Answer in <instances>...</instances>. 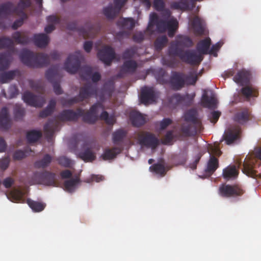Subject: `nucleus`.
Masks as SVG:
<instances>
[{
  "mask_svg": "<svg viewBox=\"0 0 261 261\" xmlns=\"http://www.w3.org/2000/svg\"><path fill=\"white\" fill-rule=\"evenodd\" d=\"M46 79L53 84L54 92L57 95L62 94L63 90L60 85V76L59 74V66L50 67L45 73Z\"/></svg>",
  "mask_w": 261,
  "mask_h": 261,
  "instance_id": "obj_7",
  "label": "nucleus"
},
{
  "mask_svg": "<svg viewBox=\"0 0 261 261\" xmlns=\"http://www.w3.org/2000/svg\"><path fill=\"white\" fill-rule=\"evenodd\" d=\"M173 139V131L169 130L164 136L162 143L165 145L169 144L172 141Z\"/></svg>",
  "mask_w": 261,
  "mask_h": 261,
  "instance_id": "obj_64",
  "label": "nucleus"
},
{
  "mask_svg": "<svg viewBox=\"0 0 261 261\" xmlns=\"http://www.w3.org/2000/svg\"><path fill=\"white\" fill-rule=\"evenodd\" d=\"M242 94L247 99L251 97H256L258 96V89L252 85H247L241 90Z\"/></svg>",
  "mask_w": 261,
  "mask_h": 261,
  "instance_id": "obj_32",
  "label": "nucleus"
},
{
  "mask_svg": "<svg viewBox=\"0 0 261 261\" xmlns=\"http://www.w3.org/2000/svg\"><path fill=\"white\" fill-rule=\"evenodd\" d=\"M171 8L174 9L180 10H188L189 9V5L181 2H174L171 4Z\"/></svg>",
  "mask_w": 261,
  "mask_h": 261,
  "instance_id": "obj_59",
  "label": "nucleus"
},
{
  "mask_svg": "<svg viewBox=\"0 0 261 261\" xmlns=\"http://www.w3.org/2000/svg\"><path fill=\"white\" fill-rule=\"evenodd\" d=\"M49 41L48 36L43 33L34 35L33 42L35 45L39 47H45Z\"/></svg>",
  "mask_w": 261,
  "mask_h": 261,
  "instance_id": "obj_34",
  "label": "nucleus"
},
{
  "mask_svg": "<svg viewBox=\"0 0 261 261\" xmlns=\"http://www.w3.org/2000/svg\"><path fill=\"white\" fill-rule=\"evenodd\" d=\"M254 155L255 158L252 159L249 162H244L243 163V168L242 171L244 173L246 174L247 176L255 178L258 175L256 174V171L254 169L255 167V161L258 159L260 160V164L261 165V147H256L254 151Z\"/></svg>",
  "mask_w": 261,
  "mask_h": 261,
  "instance_id": "obj_11",
  "label": "nucleus"
},
{
  "mask_svg": "<svg viewBox=\"0 0 261 261\" xmlns=\"http://www.w3.org/2000/svg\"><path fill=\"white\" fill-rule=\"evenodd\" d=\"M79 156L85 162H91L95 160L96 159L95 153L90 148H87L80 152Z\"/></svg>",
  "mask_w": 261,
  "mask_h": 261,
  "instance_id": "obj_38",
  "label": "nucleus"
},
{
  "mask_svg": "<svg viewBox=\"0 0 261 261\" xmlns=\"http://www.w3.org/2000/svg\"><path fill=\"white\" fill-rule=\"evenodd\" d=\"M114 84L111 82L106 83L102 88V92L105 95L108 96H111L114 91Z\"/></svg>",
  "mask_w": 261,
  "mask_h": 261,
  "instance_id": "obj_58",
  "label": "nucleus"
},
{
  "mask_svg": "<svg viewBox=\"0 0 261 261\" xmlns=\"http://www.w3.org/2000/svg\"><path fill=\"white\" fill-rule=\"evenodd\" d=\"M189 95H187L186 96H182L179 93H175L173 94L169 99V102L170 104L174 106H177L179 104L184 103L187 97Z\"/></svg>",
  "mask_w": 261,
  "mask_h": 261,
  "instance_id": "obj_46",
  "label": "nucleus"
},
{
  "mask_svg": "<svg viewBox=\"0 0 261 261\" xmlns=\"http://www.w3.org/2000/svg\"><path fill=\"white\" fill-rule=\"evenodd\" d=\"M127 132L123 129H118L112 134V141L114 144L120 146L122 149L123 143L127 136Z\"/></svg>",
  "mask_w": 261,
  "mask_h": 261,
  "instance_id": "obj_29",
  "label": "nucleus"
},
{
  "mask_svg": "<svg viewBox=\"0 0 261 261\" xmlns=\"http://www.w3.org/2000/svg\"><path fill=\"white\" fill-rule=\"evenodd\" d=\"M81 117H82V116ZM82 117L83 121L89 124L95 123L98 119V116L93 114L89 111L85 113V111L84 110V114Z\"/></svg>",
  "mask_w": 261,
  "mask_h": 261,
  "instance_id": "obj_50",
  "label": "nucleus"
},
{
  "mask_svg": "<svg viewBox=\"0 0 261 261\" xmlns=\"http://www.w3.org/2000/svg\"><path fill=\"white\" fill-rule=\"evenodd\" d=\"M9 95L7 96L5 90L4 89H3L2 90V94H3V96L7 98H13L15 97H16L18 94V90L16 87V86H12L10 87L9 90Z\"/></svg>",
  "mask_w": 261,
  "mask_h": 261,
  "instance_id": "obj_55",
  "label": "nucleus"
},
{
  "mask_svg": "<svg viewBox=\"0 0 261 261\" xmlns=\"http://www.w3.org/2000/svg\"><path fill=\"white\" fill-rule=\"evenodd\" d=\"M59 122L56 120H49L44 126V129L46 137L51 139L56 131L58 130Z\"/></svg>",
  "mask_w": 261,
  "mask_h": 261,
  "instance_id": "obj_27",
  "label": "nucleus"
},
{
  "mask_svg": "<svg viewBox=\"0 0 261 261\" xmlns=\"http://www.w3.org/2000/svg\"><path fill=\"white\" fill-rule=\"evenodd\" d=\"M151 172L159 175L160 177L164 176L168 170L162 163H156L153 164L149 167Z\"/></svg>",
  "mask_w": 261,
  "mask_h": 261,
  "instance_id": "obj_39",
  "label": "nucleus"
},
{
  "mask_svg": "<svg viewBox=\"0 0 261 261\" xmlns=\"http://www.w3.org/2000/svg\"><path fill=\"white\" fill-rule=\"evenodd\" d=\"M32 151L31 149L29 147L27 148L24 151L17 150L14 153L13 159L16 160H20L27 156L29 152Z\"/></svg>",
  "mask_w": 261,
  "mask_h": 261,
  "instance_id": "obj_54",
  "label": "nucleus"
},
{
  "mask_svg": "<svg viewBox=\"0 0 261 261\" xmlns=\"http://www.w3.org/2000/svg\"><path fill=\"white\" fill-rule=\"evenodd\" d=\"M27 203L32 210L35 212H41L45 207V204L44 203L35 201L30 199H28L27 200Z\"/></svg>",
  "mask_w": 261,
  "mask_h": 261,
  "instance_id": "obj_47",
  "label": "nucleus"
},
{
  "mask_svg": "<svg viewBox=\"0 0 261 261\" xmlns=\"http://www.w3.org/2000/svg\"><path fill=\"white\" fill-rule=\"evenodd\" d=\"M83 56L81 51H76L73 54L70 55L64 63V68L70 73H75L79 70L81 61Z\"/></svg>",
  "mask_w": 261,
  "mask_h": 261,
  "instance_id": "obj_8",
  "label": "nucleus"
},
{
  "mask_svg": "<svg viewBox=\"0 0 261 261\" xmlns=\"http://www.w3.org/2000/svg\"><path fill=\"white\" fill-rule=\"evenodd\" d=\"M127 0H114V6L109 4L103 9V13L106 17L110 19H114L120 12Z\"/></svg>",
  "mask_w": 261,
  "mask_h": 261,
  "instance_id": "obj_13",
  "label": "nucleus"
},
{
  "mask_svg": "<svg viewBox=\"0 0 261 261\" xmlns=\"http://www.w3.org/2000/svg\"><path fill=\"white\" fill-rule=\"evenodd\" d=\"M99 29L96 28L91 23H87L85 27H82L77 29V31L80 36H82L84 39L94 38L98 33Z\"/></svg>",
  "mask_w": 261,
  "mask_h": 261,
  "instance_id": "obj_20",
  "label": "nucleus"
},
{
  "mask_svg": "<svg viewBox=\"0 0 261 261\" xmlns=\"http://www.w3.org/2000/svg\"><path fill=\"white\" fill-rule=\"evenodd\" d=\"M98 58L106 65H110L115 58L114 49L110 46H105L97 53Z\"/></svg>",
  "mask_w": 261,
  "mask_h": 261,
  "instance_id": "obj_17",
  "label": "nucleus"
},
{
  "mask_svg": "<svg viewBox=\"0 0 261 261\" xmlns=\"http://www.w3.org/2000/svg\"><path fill=\"white\" fill-rule=\"evenodd\" d=\"M10 127V120L9 117L8 109L3 108L0 111V128L6 130Z\"/></svg>",
  "mask_w": 261,
  "mask_h": 261,
  "instance_id": "obj_28",
  "label": "nucleus"
},
{
  "mask_svg": "<svg viewBox=\"0 0 261 261\" xmlns=\"http://www.w3.org/2000/svg\"><path fill=\"white\" fill-rule=\"evenodd\" d=\"M81 97L79 94L78 96H74L69 99L62 97L60 98V102L63 106H70L74 103L83 101V100H81Z\"/></svg>",
  "mask_w": 261,
  "mask_h": 261,
  "instance_id": "obj_51",
  "label": "nucleus"
},
{
  "mask_svg": "<svg viewBox=\"0 0 261 261\" xmlns=\"http://www.w3.org/2000/svg\"><path fill=\"white\" fill-rule=\"evenodd\" d=\"M25 111L20 106L16 105L14 110V118L16 120L21 119L24 115Z\"/></svg>",
  "mask_w": 261,
  "mask_h": 261,
  "instance_id": "obj_60",
  "label": "nucleus"
},
{
  "mask_svg": "<svg viewBox=\"0 0 261 261\" xmlns=\"http://www.w3.org/2000/svg\"><path fill=\"white\" fill-rule=\"evenodd\" d=\"M19 74L18 70H10L0 73V83H6L8 81L14 79L17 74Z\"/></svg>",
  "mask_w": 261,
  "mask_h": 261,
  "instance_id": "obj_40",
  "label": "nucleus"
},
{
  "mask_svg": "<svg viewBox=\"0 0 261 261\" xmlns=\"http://www.w3.org/2000/svg\"><path fill=\"white\" fill-rule=\"evenodd\" d=\"M12 38L17 44H27L30 42V39L27 35L21 34L19 32H15L12 35Z\"/></svg>",
  "mask_w": 261,
  "mask_h": 261,
  "instance_id": "obj_44",
  "label": "nucleus"
},
{
  "mask_svg": "<svg viewBox=\"0 0 261 261\" xmlns=\"http://www.w3.org/2000/svg\"><path fill=\"white\" fill-rule=\"evenodd\" d=\"M0 48L9 49V50L0 53V71H2L9 67L12 60V55L14 53L12 40L9 37L0 38Z\"/></svg>",
  "mask_w": 261,
  "mask_h": 261,
  "instance_id": "obj_3",
  "label": "nucleus"
},
{
  "mask_svg": "<svg viewBox=\"0 0 261 261\" xmlns=\"http://www.w3.org/2000/svg\"><path fill=\"white\" fill-rule=\"evenodd\" d=\"M211 44L210 38H207L200 41L197 44L196 49L200 55L208 54V51Z\"/></svg>",
  "mask_w": 261,
  "mask_h": 261,
  "instance_id": "obj_36",
  "label": "nucleus"
},
{
  "mask_svg": "<svg viewBox=\"0 0 261 261\" xmlns=\"http://www.w3.org/2000/svg\"><path fill=\"white\" fill-rule=\"evenodd\" d=\"M193 45L191 38L186 35H178L175 40L172 41L168 47V53L169 56H176L183 51L184 48H189Z\"/></svg>",
  "mask_w": 261,
  "mask_h": 261,
  "instance_id": "obj_4",
  "label": "nucleus"
},
{
  "mask_svg": "<svg viewBox=\"0 0 261 261\" xmlns=\"http://www.w3.org/2000/svg\"><path fill=\"white\" fill-rule=\"evenodd\" d=\"M240 130L237 128H230L227 129L223 135L222 140L226 142V144L230 145L237 140L240 135Z\"/></svg>",
  "mask_w": 261,
  "mask_h": 261,
  "instance_id": "obj_23",
  "label": "nucleus"
},
{
  "mask_svg": "<svg viewBox=\"0 0 261 261\" xmlns=\"http://www.w3.org/2000/svg\"><path fill=\"white\" fill-rule=\"evenodd\" d=\"M51 161V156L49 154H46L41 160L37 161L35 162L34 167L38 169L45 168L49 165Z\"/></svg>",
  "mask_w": 261,
  "mask_h": 261,
  "instance_id": "obj_43",
  "label": "nucleus"
},
{
  "mask_svg": "<svg viewBox=\"0 0 261 261\" xmlns=\"http://www.w3.org/2000/svg\"><path fill=\"white\" fill-rule=\"evenodd\" d=\"M122 151L119 147H114L112 148H106L101 154V158L104 161L110 160L115 159Z\"/></svg>",
  "mask_w": 261,
  "mask_h": 261,
  "instance_id": "obj_30",
  "label": "nucleus"
},
{
  "mask_svg": "<svg viewBox=\"0 0 261 261\" xmlns=\"http://www.w3.org/2000/svg\"><path fill=\"white\" fill-rule=\"evenodd\" d=\"M138 67L137 62L134 60H127L125 61L119 72L118 76L123 77L125 73H134Z\"/></svg>",
  "mask_w": 261,
  "mask_h": 261,
  "instance_id": "obj_24",
  "label": "nucleus"
},
{
  "mask_svg": "<svg viewBox=\"0 0 261 261\" xmlns=\"http://www.w3.org/2000/svg\"><path fill=\"white\" fill-rule=\"evenodd\" d=\"M58 164L65 167H70L71 165V160L64 156H60L57 159Z\"/></svg>",
  "mask_w": 261,
  "mask_h": 261,
  "instance_id": "obj_61",
  "label": "nucleus"
},
{
  "mask_svg": "<svg viewBox=\"0 0 261 261\" xmlns=\"http://www.w3.org/2000/svg\"><path fill=\"white\" fill-rule=\"evenodd\" d=\"M50 57L54 60L60 59V54L56 51L51 52L50 56L45 53H34L28 49H23L19 55L21 62L26 66L33 68H42L49 64Z\"/></svg>",
  "mask_w": 261,
  "mask_h": 261,
  "instance_id": "obj_1",
  "label": "nucleus"
},
{
  "mask_svg": "<svg viewBox=\"0 0 261 261\" xmlns=\"http://www.w3.org/2000/svg\"><path fill=\"white\" fill-rule=\"evenodd\" d=\"M17 11L18 9L15 8L12 2H7L0 5V17H6Z\"/></svg>",
  "mask_w": 261,
  "mask_h": 261,
  "instance_id": "obj_25",
  "label": "nucleus"
},
{
  "mask_svg": "<svg viewBox=\"0 0 261 261\" xmlns=\"http://www.w3.org/2000/svg\"><path fill=\"white\" fill-rule=\"evenodd\" d=\"M168 41V39L165 35L158 37L154 43L155 50L158 51L162 50L166 46Z\"/></svg>",
  "mask_w": 261,
  "mask_h": 261,
  "instance_id": "obj_49",
  "label": "nucleus"
},
{
  "mask_svg": "<svg viewBox=\"0 0 261 261\" xmlns=\"http://www.w3.org/2000/svg\"><path fill=\"white\" fill-rule=\"evenodd\" d=\"M159 32L164 33L168 30V35L173 37L178 27V22L176 18H172L169 20H160L156 24Z\"/></svg>",
  "mask_w": 261,
  "mask_h": 261,
  "instance_id": "obj_9",
  "label": "nucleus"
},
{
  "mask_svg": "<svg viewBox=\"0 0 261 261\" xmlns=\"http://www.w3.org/2000/svg\"><path fill=\"white\" fill-rule=\"evenodd\" d=\"M201 103L203 107L214 109L216 107V99L213 96H209L206 93L202 95Z\"/></svg>",
  "mask_w": 261,
  "mask_h": 261,
  "instance_id": "obj_37",
  "label": "nucleus"
},
{
  "mask_svg": "<svg viewBox=\"0 0 261 261\" xmlns=\"http://www.w3.org/2000/svg\"><path fill=\"white\" fill-rule=\"evenodd\" d=\"M83 114L84 110L81 108L77 109L76 112L72 110H64L58 115V118L62 121H76Z\"/></svg>",
  "mask_w": 261,
  "mask_h": 261,
  "instance_id": "obj_18",
  "label": "nucleus"
},
{
  "mask_svg": "<svg viewBox=\"0 0 261 261\" xmlns=\"http://www.w3.org/2000/svg\"><path fill=\"white\" fill-rule=\"evenodd\" d=\"M117 24L130 32L135 26V22L132 18H123L118 21Z\"/></svg>",
  "mask_w": 261,
  "mask_h": 261,
  "instance_id": "obj_42",
  "label": "nucleus"
},
{
  "mask_svg": "<svg viewBox=\"0 0 261 261\" xmlns=\"http://www.w3.org/2000/svg\"><path fill=\"white\" fill-rule=\"evenodd\" d=\"M130 120L133 125L136 127H140L144 125L145 122V119L139 112L133 111L130 112L129 115Z\"/></svg>",
  "mask_w": 261,
  "mask_h": 261,
  "instance_id": "obj_31",
  "label": "nucleus"
},
{
  "mask_svg": "<svg viewBox=\"0 0 261 261\" xmlns=\"http://www.w3.org/2000/svg\"><path fill=\"white\" fill-rule=\"evenodd\" d=\"M239 174V170L235 165H229L223 170V177L226 180L236 178Z\"/></svg>",
  "mask_w": 261,
  "mask_h": 261,
  "instance_id": "obj_33",
  "label": "nucleus"
},
{
  "mask_svg": "<svg viewBox=\"0 0 261 261\" xmlns=\"http://www.w3.org/2000/svg\"><path fill=\"white\" fill-rule=\"evenodd\" d=\"M250 112L249 109L243 108L240 109L233 116V120L240 124H244L250 119Z\"/></svg>",
  "mask_w": 261,
  "mask_h": 261,
  "instance_id": "obj_22",
  "label": "nucleus"
},
{
  "mask_svg": "<svg viewBox=\"0 0 261 261\" xmlns=\"http://www.w3.org/2000/svg\"><path fill=\"white\" fill-rule=\"evenodd\" d=\"M191 24L196 35H201L204 33V29L200 18L197 16L194 17L191 21Z\"/></svg>",
  "mask_w": 261,
  "mask_h": 261,
  "instance_id": "obj_35",
  "label": "nucleus"
},
{
  "mask_svg": "<svg viewBox=\"0 0 261 261\" xmlns=\"http://www.w3.org/2000/svg\"><path fill=\"white\" fill-rule=\"evenodd\" d=\"M198 74L195 73V75L190 74L189 75L185 74V85H195L198 80Z\"/></svg>",
  "mask_w": 261,
  "mask_h": 261,
  "instance_id": "obj_56",
  "label": "nucleus"
},
{
  "mask_svg": "<svg viewBox=\"0 0 261 261\" xmlns=\"http://www.w3.org/2000/svg\"><path fill=\"white\" fill-rule=\"evenodd\" d=\"M170 56L171 57L170 59H166L165 58L162 59L163 64L164 65H166L172 68L176 67L178 65V61L175 58V56Z\"/></svg>",
  "mask_w": 261,
  "mask_h": 261,
  "instance_id": "obj_53",
  "label": "nucleus"
},
{
  "mask_svg": "<svg viewBox=\"0 0 261 261\" xmlns=\"http://www.w3.org/2000/svg\"><path fill=\"white\" fill-rule=\"evenodd\" d=\"M175 56H177L183 62L191 65H199L203 60V57L200 54H198L195 50L187 49Z\"/></svg>",
  "mask_w": 261,
  "mask_h": 261,
  "instance_id": "obj_10",
  "label": "nucleus"
},
{
  "mask_svg": "<svg viewBox=\"0 0 261 261\" xmlns=\"http://www.w3.org/2000/svg\"><path fill=\"white\" fill-rule=\"evenodd\" d=\"M186 122L181 126V132L185 136H194L198 131H200L202 127L201 122L196 117V112L190 110L185 114Z\"/></svg>",
  "mask_w": 261,
  "mask_h": 261,
  "instance_id": "obj_2",
  "label": "nucleus"
},
{
  "mask_svg": "<svg viewBox=\"0 0 261 261\" xmlns=\"http://www.w3.org/2000/svg\"><path fill=\"white\" fill-rule=\"evenodd\" d=\"M31 5V1L30 0H20L17 6L15 8H17L18 9V11L15 12V14L19 15H21L24 18L27 17V15L24 12V10L28 8Z\"/></svg>",
  "mask_w": 261,
  "mask_h": 261,
  "instance_id": "obj_41",
  "label": "nucleus"
},
{
  "mask_svg": "<svg viewBox=\"0 0 261 261\" xmlns=\"http://www.w3.org/2000/svg\"><path fill=\"white\" fill-rule=\"evenodd\" d=\"M130 32L127 31H122L116 33L115 38L119 41H121L123 39L128 38L130 36Z\"/></svg>",
  "mask_w": 261,
  "mask_h": 261,
  "instance_id": "obj_63",
  "label": "nucleus"
},
{
  "mask_svg": "<svg viewBox=\"0 0 261 261\" xmlns=\"http://www.w3.org/2000/svg\"><path fill=\"white\" fill-rule=\"evenodd\" d=\"M42 136V133L39 130H32L27 134V139L29 143L37 142Z\"/></svg>",
  "mask_w": 261,
  "mask_h": 261,
  "instance_id": "obj_48",
  "label": "nucleus"
},
{
  "mask_svg": "<svg viewBox=\"0 0 261 261\" xmlns=\"http://www.w3.org/2000/svg\"><path fill=\"white\" fill-rule=\"evenodd\" d=\"M219 194L223 197H238L242 196L245 192L243 188L239 185L222 184L219 189Z\"/></svg>",
  "mask_w": 261,
  "mask_h": 261,
  "instance_id": "obj_6",
  "label": "nucleus"
},
{
  "mask_svg": "<svg viewBox=\"0 0 261 261\" xmlns=\"http://www.w3.org/2000/svg\"><path fill=\"white\" fill-rule=\"evenodd\" d=\"M185 74L181 72L172 71L169 79V84L172 89L177 91L185 86Z\"/></svg>",
  "mask_w": 261,
  "mask_h": 261,
  "instance_id": "obj_16",
  "label": "nucleus"
},
{
  "mask_svg": "<svg viewBox=\"0 0 261 261\" xmlns=\"http://www.w3.org/2000/svg\"><path fill=\"white\" fill-rule=\"evenodd\" d=\"M137 53V48L135 46L126 49L122 54L124 59H129L133 58Z\"/></svg>",
  "mask_w": 261,
  "mask_h": 261,
  "instance_id": "obj_57",
  "label": "nucleus"
},
{
  "mask_svg": "<svg viewBox=\"0 0 261 261\" xmlns=\"http://www.w3.org/2000/svg\"><path fill=\"white\" fill-rule=\"evenodd\" d=\"M35 178L38 180V184L45 186H56V174L49 171L36 172Z\"/></svg>",
  "mask_w": 261,
  "mask_h": 261,
  "instance_id": "obj_14",
  "label": "nucleus"
},
{
  "mask_svg": "<svg viewBox=\"0 0 261 261\" xmlns=\"http://www.w3.org/2000/svg\"><path fill=\"white\" fill-rule=\"evenodd\" d=\"M208 152L210 155L205 171L207 173L212 174L219 167V160L216 156H220L222 154V151L219 146L211 145L208 146Z\"/></svg>",
  "mask_w": 261,
  "mask_h": 261,
  "instance_id": "obj_5",
  "label": "nucleus"
},
{
  "mask_svg": "<svg viewBox=\"0 0 261 261\" xmlns=\"http://www.w3.org/2000/svg\"><path fill=\"white\" fill-rule=\"evenodd\" d=\"M104 109V106L102 102H97L93 105L90 108L89 111L94 115L97 116L98 109Z\"/></svg>",
  "mask_w": 261,
  "mask_h": 261,
  "instance_id": "obj_62",
  "label": "nucleus"
},
{
  "mask_svg": "<svg viewBox=\"0 0 261 261\" xmlns=\"http://www.w3.org/2000/svg\"><path fill=\"white\" fill-rule=\"evenodd\" d=\"M97 91V88L96 86L93 85L91 83L86 84L80 89L79 94L81 97V100L84 101L92 96L96 97Z\"/></svg>",
  "mask_w": 261,
  "mask_h": 261,
  "instance_id": "obj_19",
  "label": "nucleus"
},
{
  "mask_svg": "<svg viewBox=\"0 0 261 261\" xmlns=\"http://www.w3.org/2000/svg\"><path fill=\"white\" fill-rule=\"evenodd\" d=\"M140 100L142 103L147 105L155 100V94L153 88L144 87L141 89Z\"/></svg>",
  "mask_w": 261,
  "mask_h": 261,
  "instance_id": "obj_21",
  "label": "nucleus"
},
{
  "mask_svg": "<svg viewBox=\"0 0 261 261\" xmlns=\"http://www.w3.org/2000/svg\"><path fill=\"white\" fill-rule=\"evenodd\" d=\"M22 99L27 104L34 107L41 108L45 102L43 96L35 95L28 91L23 93Z\"/></svg>",
  "mask_w": 261,
  "mask_h": 261,
  "instance_id": "obj_15",
  "label": "nucleus"
},
{
  "mask_svg": "<svg viewBox=\"0 0 261 261\" xmlns=\"http://www.w3.org/2000/svg\"><path fill=\"white\" fill-rule=\"evenodd\" d=\"M93 69L89 66L82 67L80 70V76L83 80H88L92 75Z\"/></svg>",
  "mask_w": 261,
  "mask_h": 261,
  "instance_id": "obj_52",
  "label": "nucleus"
},
{
  "mask_svg": "<svg viewBox=\"0 0 261 261\" xmlns=\"http://www.w3.org/2000/svg\"><path fill=\"white\" fill-rule=\"evenodd\" d=\"M250 74L246 70L239 71L233 77V81L241 86L247 85L250 82Z\"/></svg>",
  "mask_w": 261,
  "mask_h": 261,
  "instance_id": "obj_26",
  "label": "nucleus"
},
{
  "mask_svg": "<svg viewBox=\"0 0 261 261\" xmlns=\"http://www.w3.org/2000/svg\"><path fill=\"white\" fill-rule=\"evenodd\" d=\"M137 138L141 145L152 149L155 148L159 143L158 139L151 133L141 132L138 134Z\"/></svg>",
  "mask_w": 261,
  "mask_h": 261,
  "instance_id": "obj_12",
  "label": "nucleus"
},
{
  "mask_svg": "<svg viewBox=\"0 0 261 261\" xmlns=\"http://www.w3.org/2000/svg\"><path fill=\"white\" fill-rule=\"evenodd\" d=\"M80 179L79 177H76L74 178H72L69 180H67L64 181V187L65 190L68 192H72L76 185L79 183Z\"/></svg>",
  "mask_w": 261,
  "mask_h": 261,
  "instance_id": "obj_45",
  "label": "nucleus"
}]
</instances>
